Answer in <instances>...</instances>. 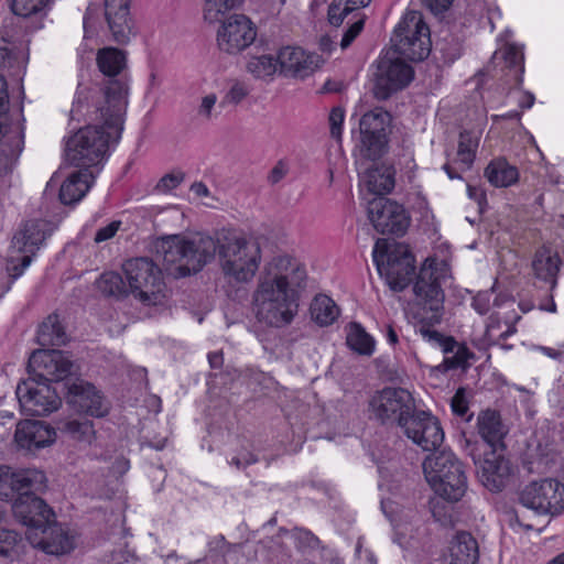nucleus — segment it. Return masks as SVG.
<instances>
[{
    "mask_svg": "<svg viewBox=\"0 0 564 564\" xmlns=\"http://www.w3.org/2000/svg\"><path fill=\"white\" fill-rule=\"evenodd\" d=\"M305 282L306 271L294 258L273 257L261 270L252 294L257 321L278 328L290 325L299 313V293Z\"/></svg>",
    "mask_w": 564,
    "mask_h": 564,
    "instance_id": "nucleus-1",
    "label": "nucleus"
},
{
    "mask_svg": "<svg viewBox=\"0 0 564 564\" xmlns=\"http://www.w3.org/2000/svg\"><path fill=\"white\" fill-rule=\"evenodd\" d=\"M218 250L221 268L229 284L247 282V240L228 231L217 238H202L198 242L177 236L163 239L158 248L164 263L174 267L175 274L185 278L197 273Z\"/></svg>",
    "mask_w": 564,
    "mask_h": 564,
    "instance_id": "nucleus-2",
    "label": "nucleus"
},
{
    "mask_svg": "<svg viewBox=\"0 0 564 564\" xmlns=\"http://www.w3.org/2000/svg\"><path fill=\"white\" fill-rule=\"evenodd\" d=\"M76 106L77 97L74 98L70 109L72 119L83 118L87 124L67 139L65 160L74 167L99 175L121 139L126 111L115 113L108 106L101 105L100 115H95L86 108L77 109Z\"/></svg>",
    "mask_w": 564,
    "mask_h": 564,
    "instance_id": "nucleus-3",
    "label": "nucleus"
},
{
    "mask_svg": "<svg viewBox=\"0 0 564 564\" xmlns=\"http://www.w3.org/2000/svg\"><path fill=\"white\" fill-rule=\"evenodd\" d=\"M96 64L104 79L90 85L78 84L75 94L77 109L86 108L90 113L100 115V108L96 107L106 105L115 113L126 111L129 91L126 52L111 46L100 48Z\"/></svg>",
    "mask_w": 564,
    "mask_h": 564,
    "instance_id": "nucleus-4",
    "label": "nucleus"
},
{
    "mask_svg": "<svg viewBox=\"0 0 564 564\" xmlns=\"http://www.w3.org/2000/svg\"><path fill=\"white\" fill-rule=\"evenodd\" d=\"M53 231V224L46 219H29L20 224L12 236L6 258V272L10 282L0 288V299L24 274Z\"/></svg>",
    "mask_w": 564,
    "mask_h": 564,
    "instance_id": "nucleus-5",
    "label": "nucleus"
},
{
    "mask_svg": "<svg viewBox=\"0 0 564 564\" xmlns=\"http://www.w3.org/2000/svg\"><path fill=\"white\" fill-rule=\"evenodd\" d=\"M426 479L433 484L435 492L443 499L456 502L467 489V478L463 464L454 453L442 451L423 462Z\"/></svg>",
    "mask_w": 564,
    "mask_h": 564,
    "instance_id": "nucleus-6",
    "label": "nucleus"
},
{
    "mask_svg": "<svg viewBox=\"0 0 564 564\" xmlns=\"http://www.w3.org/2000/svg\"><path fill=\"white\" fill-rule=\"evenodd\" d=\"M373 261L380 275L395 292L403 291L413 280L415 260L404 243L378 239L373 248Z\"/></svg>",
    "mask_w": 564,
    "mask_h": 564,
    "instance_id": "nucleus-7",
    "label": "nucleus"
},
{
    "mask_svg": "<svg viewBox=\"0 0 564 564\" xmlns=\"http://www.w3.org/2000/svg\"><path fill=\"white\" fill-rule=\"evenodd\" d=\"M122 270L130 292L143 305H159L166 299V285L160 267L150 258L127 260Z\"/></svg>",
    "mask_w": 564,
    "mask_h": 564,
    "instance_id": "nucleus-8",
    "label": "nucleus"
},
{
    "mask_svg": "<svg viewBox=\"0 0 564 564\" xmlns=\"http://www.w3.org/2000/svg\"><path fill=\"white\" fill-rule=\"evenodd\" d=\"M448 267L445 261L427 258L420 269L413 285L414 301L426 315L422 319L438 323L444 304V292L441 286L446 278Z\"/></svg>",
    "mask_w": 564,
    "mask_h": 564,
    "instance_id": "nucleus-9",
    "label": "nucleus"
},
{
    "mask_svg": "<svg viewBox=\"0 0 564 564\" xmlns=\"http://www.w3.org/2000/svg\"><path fill=\"white\" fill-rule=\"evenodd\" d=\"M391 41V51L412 62L423 61L431 52L430 29L416 11L404 15Z\"/></svg>",
    "mask_w": 564,
    "mask_h": 564,
    "instance_id": "nucleus-10",
    "label": "nucleus"
},
{
    "mask_svg": "<svg viewBox=\"0 0 564 564\" xmlns=\"http://www.w3.org/2000/svg\"><path fill=\"white\" fill-rule=\"evenodd\" d=\"M466 446L469 449L475 465L477 466V476L480 482L490 491H500L509 482L513 467L510 460L505 457L500 449H484V444L471 443L466 440Z\"/></svg>",
    "mask_w": 564,
    "mask_h": 564,
    "instance_id": "nucleus-11",
    "label": "nucleus"
},
{
    "mask_svg": "<svg viewBox=\"0 0 564 564\" xmlns=\"http://www.w3.org/2000/svg\"><path fill=\"white\" fill-rule=\"evenodd\" d=\"M391 121L390 112L381 107H376L361 116L359 151L364 158L375 161L386 153Z\"/></svg>",
    "mask_w": 564,
    "mask_h": 564,
    "instance_id": "nucleus-12",
    "label": "nucleus"
},
{
    "mask_svg": "<svg viewBox=\"0 0 564 564\" xmlns=\"http://www.w3.org/2000/svg\"><path fill=\"white\" fill-rule=\"evenodd\" d=\"M371 415L382 424L403 423L415 410L412 394L403 388H384L378 391L369 402Z\"/></svg>",
    "mask_w": 564,
    "mask_h": 564,
    "instance_id": "nucleus-13",
    "label": "nucleus"
},
{
    "mask_svg": "<svg viewBox=\"0 0 564 564\" xmlns=\"http://www.w3.org/2000/svg\"><path fill=\"white\" fill-rule=\"evenodd\" d=\"M519 500L538 514L556 516L564 510V485L552 478L532 481L521 490Z\"/></svg>",
    "mask_w": 564,
    "mask_h": 564,
    "instance_id": "nucleus-14",
    "label": "nucleus"
},
{
    "mask_svg": "<svg viewBox=\"0 0 564 564\" xmlns=\"http://www.w3.org/2000/svg\"><path fill=\"white\" fill-rule=\"evenodd\" d=\"M414 70L392 51L380 58L376 73L373 96L387 100L392 94L405 88L413 79Z\"/></svg>",
    "mask_w": 564,
    "mask_h": 564,
    "instance_id": "nucleus-15",
    "label": "nucleus"
},
{
    "mask_svg": "<svg viewBox=\"0 0 564 564\" xmlns=\"http://www.w3.org/2000/svg\"><path fill=\"white\" fill-rule=\"evenodd\" d=\"M21 412L30 416H44L59 409L62 400L56 390L35 378L21 381L15 391Z\"/></svg>",
    "mask_w": 564,
    "mask_h": 564,
    "instance_id": "nucleus-16",
    "label": "nucleus"
},
{
    "mask_svg": "<svg viewBox=\"0 0 564 564\" xmlns=\"http://www.w3.org/2000/svg\"><path fill=\"white\" fill-rule=\"evenodd\" d=\"M368 218L382 235L402 236L410 225V217L402 205L384 196L368 202Z\"/></svg>",
    "mask_w": 564,
    "mask_h": 564,
    "instance_id": "nucleus-17",
    "label": "nucleus"
},
{
    "mask_svg": "<svg viewBox=\"0 0 564 564\" xmlns=\"http://www.w3.org/2000/svg\"><path fill=\"white\" fill-rule=\"evenodd\" d=\"M73 362L62 350L39 349L28 362L29 378L51 384L66 379L72 373Z\"/></svg>",
    "mask_w": 564,
    "mask_h": 564,
    "instance_id": "nucleus-18",
    "label": "nucleus"
},
{
    "mask_svg": "<svg viewBox=\"0 0 564 564\" xmlns=\"http://www.w3.org/2000/svg\"><path fill=\"white\" fill-rule=\"evenodd\" d=\"M26 72V58L24 53L13 43L0 40V111H8L10 97L7 77L20 84V93L24 97L22 85Z\"/></svg>",
    "mask_w": 564,
    "mask_h": 564,
    "instance_id": "nucleus-19",
    "label": "nucleus"
},
{
    "mask_svg": "<svg viewBox=\"0 0 564 564\" xmlns=\"http://www.w3.org/2000/svg\"><path fill=\"white\" fill-rule=\"evenodd\" d=\"M14 517L26 527L25 535L45 531L46 524L55 520L53 509L40 497L30 492V489L21 494L13 503Z\"/></svg>",
    "mask_w": 564,
    "mask_h": 564,
    "instance_id": "nucleus-20",
    "label": "nucleus"
},
{
    "mask_svg": "<svg viewBox=\"0 0 564 564\" xmlns=\"http://www.w3.org/2000/svg\"><path fill=\"white\" fill-rule=\"evenodd\" d=\"M403 433L423 451H434L444 441L438 420L425 411H415L403 423Z\"/></svg>",
    "mask_w": 564,
    "mask_h": 564,
    "instance_id": "nucleus-21",
    "label": "nucleus"
},
{
    "mask_svg": "<svg viewBox=\"0 0 564 564\" xmlns=\"http://www.w3.org/2000/svg\"><path fill=\"white\" fill-rule=\"evenodd\" d=\"M66 434L74 441L88 445L89 449L87 455L91 459L108 460L111 458L115 451L113 445L97 435L95 425L89 420H69L64 427Z\"/></svg>",
    "mask_w": 564,
    "mask_h": 564,
    "instance_id": "nucleus-22",
    "label": "nucleus"
},
{
    "mask_svg": "<svg viewBox=\"0 0 564 564\" xmlns=\"http://www.w3.org/2000/svg\"><path fill=\"white\" fill-rule=\"evenodd\" d=\"M69 395L70 403L79 413L100 419L110 411V404L105 395L89 382L73 383L69 387Z\"/></svg>",
    "mask_w": 564,
    "mask_h": 564,
    "instance_id": "nucleus-23",
    "label": "nucleus"
},
{
    "mask_svg": "<svg viewBox=\"0 0 564 564\" xmlns=\"http://www.w3.org/2000/svg\"><path fill=\"white\" fill-rule=\"evenodd\" d=\"M45 532L42 529L28 535V542L31 546L40 549L47 554L63 555L75 547V539L58 523L53 520L46 524Z\"/></svg>",
    "mask_w": 564,
    "mask_h": 564,
    "instance_id": "nucleus-24",
    "label": "nucleus"
},
{
    "mask_svg": "<svg viewBox=\"0 0 564 564\" xmlns=\"http://www.w3.org/2000/svg\"><path fill=\"white\" fill-rule=\"evenodd\" d=\"M321 63L318 55L307 54L300 47L286 46L278 55L280 73L289 77L305 78L313 74Z\"/></svg>",
    "mask_w": 564,
    "mask_h": 564,
    "instance_id": "nucleus-25",
    "label": "nucleus"
},
{
    "mask_svg": "<svg viewBox=\"0 0 564 564\" xmlns=\"http://www.w3.org/2000/svg\"><path fill=\"white\" fill-rule=\"evenodd\" d=\"M14 441L28 451L44 448L56 441V431L44 422L24 420L17 425Z\"/></svg>",
    "mask_w": 564,
    "mask_h": 564,
    "instance_id": "nucleus-26",
    "label": "nucleus"
},
{
    "mask_svg": "<svg viewBox=\"0 0 564 564\" xmlns=\"http://www.w3.org/2000/svg\"><path fill=\"white\" fill-rule=\"evenodd\" d=\"M131 0H105V17L113 41L124 44L133 34V20L130 14Z\"/></svg>",
    "mask_w": 564,
    "mask_h": 564,
    "instance_id": "nucleus-27",
    "label": "nucleus"
},
{
    "mask_svg": "<svg viewBox=\"0 0 564 564\" xmlns=\"http://www.w3.org/2000/svg\"><path fill=\"white\" fill-rule=\"evenodd\" d=\"M45 475L35 469L13 473L8 466H0V499L11 500L31 489L35 482L42 484Z\"/></svg>",
    "mask_w": 564,
    "mask_h": 564,
    "instance_id": "nucleus-28",
    "label": "nucleus"
},
{
    "mask_svg": "<svg viewBox=\"0 0 564 564\" xmlns=\"http://www.w3.org/2000/svg\"><path fill=\"white\" fill-rule=\"evenodd\" d=\"M219 48L228 54H238L247 47V17L232 14L221 24L217 33Z\"/></svg>",
    "mask_w": 564,
    "mask_h": 564,
    "instance_id": "nucleus-29",
    "label": "nucleus"
},
{
    "mask_svg": "<svg viewBox=\"0 0 564 564\" xmlns=\"http://www.w3.org/2000/svg\"><path fill=\"white\" fill-rule=\"evenodd\" d=\"M477 427L482 438L484 449H505L503 438L508 431L501 422L500 414L496 411L487 410L481 412L477 419ZM480 444L479 442H477Z\"/></svg>",
    "mask_w": 564,
    "mask_h": 564,
    "instance_id": "nucleus-30",
    "label": "nucleus"
},
{
    "mask_svg": "<svg viewBox=\"0 0 564 564\" xmlns=\"http://www.w3.org/2000/svg\"><path fill=\"white\" fill-rule=\"evenodd\" d=\"M98 174L78 169L70 173L59 188V200L64 205L76 204L82 200L95 183Z\"/></svg>",
    "mask_w": 564,
    "mask_h": 564,
    "instance_id": "nucleus-31",
    "label": "nucleus"
},
{
    "mask_svg": "<svg viewBox=\"0 0 564 564\" xmlns=\"http://www.w3.org/2000/svg\"><path fill=\"white\" fill-rule=\"evenodd\" d=\"M478 561V544L468 532H459L453 539L445 564H476Z\"/></svg>",
    "mask_w": 564,
    "mask_h": 564,
    "instance_id": "nucleus-32",
    "label": "nucleus"
},
{
    "mask_svg": "<svg viewBox=\"0 0 564 564\" xmlns=\"http://www.w3.org/2000/svg\"><path fill=\"white\" fill-rule=\"evenodd\" d=\"M561 259L557 253L546 247L540 248L534 256L532 268L535 278L550 283L551 290L556 285V276L560 271Z\"/></svg>",
    "mask_w": 564,
    "mask_h": 564,
    "instance_id": "nucleus-33",
    "label": "nucleus"
},
{
    "mask_svg": "<svg viewBox=\"0 0 564 564\" xmlns=\"http://www.w3.org/2000/svg\"><path fill=\"white\" fill-rule=\"evenodd\" d=\"M364 183L370 193L377 197L383 196L394 187V170L388 165L368 167L364 174Z\"/></svg>",
    "mask_w": 564,
    "mask_h": 564,
    "instance_id": "nucleus-34",
    "label": "nucleus"
},
{
    "mask_svg": "<svg viewBox=\"0 0 564 564\" xmlns=\"http://www.w3.org/2000/svg\"><path fill=\"white\" fill-rule=\"evenodd\" d=\"M245 444V426L238 425L236 429L229 427L226 440L227 462L237 470H243L247 466Z\"/></svg>",
    "mask_w": 564,
    "mask_h": 564,
    "instance_id": "nucleus-35",
    "label": "nucleus"
},
{
    "mask_svg": "<svg viewBox=\"0 0 564 564\" xmlns=\"http://www.w3.org/2000/svg\"><path fill=\"white\" fill-rule=\"evenodd\" d=\"M36 339L39 345L61 346L66 343V333L59 322L58 315H48L39 326Z\"/></svg>",
    "mask_w": 564,
    "mask_h": 564,
    "instance_id": "nucleus-36",
    "label": "nucleus"
},
{
    "mask_svg": "<svg viewBox=\"0 0 564 564\" xmlns=\"http://www.w3.org/2000/svg\"><path fill=\"white\" fill-rule=\"evenodd\" d=\"M485 176L496 187H508L519 177L517 167L510 165L505 159L491 161L485 170Z\"/></svg>",
    "mask_w": 564,
    "mask_h": 564,
    "instance_id": "nucleus-37",
    "label": "nucleus"
},
{
    "mask_svg": "<svg viewBox=\"0 0 564 564\" xmlns=\"http://www.w3.org/2000/svg\"><path fill=\"white\" fill-rule=\"evenodd\" d=\"M312 319L319 326L332 325L339 316V307L327 295L319 294L314 297L310 306Z\"/></svg>",
    "mask_w": 564,
    "mask_h": 564,
    "instance_id": "nucleus-38",
    "label": "nucleus"
},
{
    "mask_svg": "<svg viewBox=\"0 0 564 564\" xmlns=\"http://www.w3.org/2000/svg\"><path fill=\"white\" fill-rule=\"evenodd\" d=\"M347 345L359 355L370 356L375 350V339L358 323L347 326Z\"/></svg>",
    "mask_w": 564,
    "mask_h": 564,
    "instance_id": "nucleus-39",
    "label": "nucleus"
},
{
    "mask_svg": "<svg viewBox=\"0 0 564 564\" xmlns=\"http://www.w3.org/2000/svg\"><path fill=\"white\" fill-rule=\"evenodd\" d=\"M26 536L23 538L14 530L0 529V555L11 561L18 560L25 553L28 544Z\"/></svg>",
    "mask_w": 564,
    "mask_h": 564,
    "instance_id": "nucleus-40",
    "label": "nucleus"
},
{
    "mask_svg": "<svg viewBox=\"0 0 564 564\" xmlns=\"http://www.w3.org/2000/svg\"><path fill=\"white\" fill-rule=\"evenodd\" d=\"M97 290L105 296L123 297L128 294L126 283L118 272L109 271L96 281Z\"/></svg>",
    "mask_w": 564,
    "mask_h": 564,
    "instance_id": "nucleus-41",
    "label": "nucleus"
},
{
    "mask_svg": "<svg viewBox=\"0 0 564 564\" xmlns=\"http://www.w3.org/2000/svg\"><path fill=\"white\" fill-rule=\"evenodd\" d=\"M53 0H12L11 11L19 17L46 15L51 10Z\"/></svg>",
    "mask_w": 564,
    "mask_h": 564,
    "instance_id": "nucleus-42",
    "label": "nucleus"
},
{
    "mask_svg": "<svg viewBox=\"0 0 564 564\" xmlns=\"http://www.w3.org/2000/svg\"><path fill=\"white\" fill-rule=\"evenodd\" d=\"M477 147V138H474L468 131L460 132L457 149V162L463 165V170L471 167L476 156Z\"/></svg>",
    "mask_w": 564,
    "mask_h": 564,
    "instance_id": "nucleus-43",
    "label": "nucleus"
},
{
    "mask_svg": "<svg viewBox=\"0 0 564 564\" xmlns=\"http://www.w3.org/2000/svg\"><path fill=\"white\" fill-rule=\"evenodd\" d=\"M245 0H205L204 17L209 22L219 21L220 18L242 6Z\"/></svg>",
    "mask_w": 564,
    "mask_h": 564,
    "instance_id": "nucleus-44",
    "label": "nucleus"
},
{
    "mask_svg": "<svg viewBox=\"0 0 564 564\" xmlns=\"http://www.w3.org/2000/svg\"><path fill=\"white\" fill-rule=\"evenodd\" d=\"M278 58L271 55L254 56L249 59V72L257 78H271L278 70Z\"/></svg>",
    "mask_w": 564,
    "mask_h": 564,
    "instance_id": "nucleus-45",
    "label": "nucleus"
},
{
    "mask_svg": "<svg viewBox=\"0 0 564 564\" xmlns=\"http://www.w3.org/2000/svg\"><path fill=\"white\" fill-rule=\"evenodd\" d=\"M506 328L502 329V321L498 314H491L486 327V338L488 341L496 343L499 339H505L517 332L513 323L503 322Z\"/></svg>",
    "mask_w": 564,
    "mask_h": 564,
    "instance_id": "nucleus-46",
    "label": "nucleus"
},
{
    "mask_svg": "<svg viewBox=\"0 0 564 564\" xmlns=\"http://www.w3.org/2000/svg\"><path fill=\"white\" fill-rule=\"evenodd\" d=\"M449 354H453L452 356H446L443 360V362L437 367V369L442 371H448L452 369H458V368H466L467 361L471 354L468 351L467 347H465L462 344L457 343V346L453 351H449Z\"/></svg>",
    "mask_w": 564,
    "mask_h": 564,
    "instance_id": "nucleus-47",
    "label": "nucleus"
},
{
    "mask_svg": "<svg viewBox=\"0 0 564 564\" xmlns=\"http://www.w3.org/2000/svg\"><path fill=\"white\" fill-rule=\"evenodd\" d=\"M270 245L269 238L263 234L252 236V241L249 246L252 248V254H249V273L254 275L261 263V252Z\"/></svg>",
    "mask_w": 564,
    "mask_h": 564,
    "instance_id": "nucleus-48",
    "label": "nucleus"
},
{
    "mask_svg": "<svg viewBox=\"0 0 564 564\" xmlns=\"http://www.w3.org/2000/svg\"><path fill=\"white\" fill-rule=\"evenodd\" d=\"M420 334L426 341L441 347L443 352L446 355L449 354V351H453L457 346V341L453 337L444 336L437 330L430 329L424 326L420 328Z\"/></svg>",
    "mask_w": 564,
    "mask_h": 564,
    "instance_id": "nucleus-49",
    "label": "nucleus"
},
{
    "mask_svg": "<svg viewBox=\"0 0 564 564\" xmlns=\"http://www.w3.org/2000/svg\"><path fill=\"white\" fill-rule=\"evenodd\" d=\"M209 547V557H217L221 556L225 562H227V558L234 554L237 553L238 550L242 549L241 544H228L224 538V535L215 536L213 540L208 542Z\"/></svg>",
    "mask_w": 564,
    "mask_h": 564,
    "instance_id": "nucleus-50",
    "label": "nucleus"
},
{
    "mask_svg": "<svg viewBox=\"0 0 564 564\" xmlns=\"http://www.w3.org/2000/svg\"><path fill=\"white\" fill-rule=\"evenodd\" d=\"M185 178L184 172L181 170L172 171L163 175L156 183L155 189L159 193L167 194L177 188Z\"/></svg>",
    "mask_w": 564,
    "mask_h": 564,
    "instance_id": "nucleus-51",
    "label": "nucleus"
},
{
    "mask_svg": "<svg viewBox=\"0 0 564 564\" xmlns=\"http://www.w3.org/2000/svg\"><path fill=\"white\" fill-rule=\"evenodd\" d=\"M292 538L294 539L296 546L303 551L316 550L321 545L319 539L305 529H294L292 531Z\"/></svg>",
    "mask_w": 564,
    "mask_h": 564,
    "instance_id": "nucleus-52",
    "label": "nucleus"
},
{
    "mask_svg": "<svg viewBox=\"0 0 564 564\" xmlns=\"http://www.w3.org/2000/svg\"><path fill=\"white\" fill-rule=\"evenodd\" d=\"M502 57L510 67L520 65L518 70L517 80L520 84L522 82L523 73V53L520 47L513 44H508L502 50Z\"/></svg>",
    "mask_w": 564,
    "mask_h": 564,
    "instance_id": "nucleus-53",
    "label": "nucleus"
},
{
    "mask_svg": "<svg viewBox=\"0 0 564 564\" xmlns=\"http://www.w3.org/2000/svg\"><path fill=\"white\" fill-rule=\"evenodd\" d=\"M354 10L346 0H334L328 8V21L334 26H339L344 19Z\"/></svg>",
    "mask_w": 564,
    "mask_h": 564,
    "instance_id": "nucleus-54",
    "label": "nucleus"
},
{
    "mask_svg": "<svg viewBox=\"0 0 564 564\" xmlns=\"http://www.w3.org/2000/svg\"><path fill=\"white\" fill-rule=\"evenodd\" d=\"M247 96V84L235 82L223 98L221 105H238Z\"/></svg>",
    "mask_w": 564,
    "mask_h": 564,
    "instance_id": "nucleus-55",
    "label": "nucleus"
},
{
    "mask_svg": "<svg viewBox=\"0 0 564 564\" xmlns=\"http://www.w3.org/2000/svg\"><path fill=\"white\" fill-rule=\"evenodd\" d=\"M345 118V111L341 107H335L329 113V127L330 134L333 138L340 140L341 138V126Z\"/></svg>",
    "mask_w": 564,
    "mask_h": 564,
    "instance_id": "nucleus-56",
    "label": "nucleus"
},
{
    "mask_svg": "<svg viewBox=\"0 0 564 564\" xmlns=\"http://www.w3.org/2000/svg\"><path fill=\"white\" fill-rule=\"evenodd\" d=\"M453 412L459 416H464L468 411V402L465 395V389L459 388L452 398Z\"/></svg>",
    "mask_w": 564,
    "mask_h": 564,
    "instance_id": "nucleus-57",
    "label": "nucleus"
},
{
    "mask_svg": "<svg viewBox=\"0 0 564 564\" xmlns=\"http://www.w3.org/2000/svg\"><path fill=\"white\" fill-rule=\"evenodd\" d=\"M362 28H364L362 19L357 20L348 28V30L344 33L341 41H340V46L343 50L347 48L351 44V42L359 35Z\"/></svg>",
    "mask_w": 564,
    "mask_h": 564,
    "instance_id": "nucleus-58",
    "label": "nucleus"
},
{
    "mask_svg": "<svg viewBox=\"0 0 564 564\" xmlns=\"http://www.w3.org/2000/svg\"><path fill=\"white\" fill-rule=\"evenodd\" d=\"M120 225V221L113 220L109 223L107 226L99 228L95 235V241L104 242L106 240L111 239L119 230Z\"/></svg>",
    "mask_w": 564,
    "mask_h": 564,
    "instance_id": "nucleus-59",
    "label": "nucleus"
},
{
    "mask_svg": "<svg viewBox=\"0 0 564 564\" xmlns=\"http://www.w3.org/2000/svg\"><path fill=\"white\" fill-rule=\"evenodd\" d=\"M217 102L216 94H208L202 98L200 105L198 107V115L204 119H210L213 109L215 108Z\"/></svg>",
    "mask_w": 564,
    "mask_h": 564,
    "instance_id": "nucleus-60",
    "label": "nucleus"
},
{
    "mask_svg": "<svg viewBox=\"0 0 564 564\" xmlns=\"http://www.w3.org/2000/svg\"><path fill=\"white\" fill-rule=\"evenodd\" d=\"M491 293L479 292L473 300V306L479 314H486L490 307Z\"/></svg>",
    "mask_w": 564,
    "mask_h": 564,
    "instance_id": "nucleus-61",
    "label": "nucleus"
},
{
    "mask_svg": "<svg viewBox=\"0 0 564 564\" xmlns=\"http://www.w3.org/2000/svg\"><path fill=\"white\" fill-rule=\"evenodd\" d=\"M422 3L434 14H440L446 11L453 0H421Z\"/></svg>",
    "mask_w": 564,
    "mask_h": 564,
    "instance_id": "nucleus-62",
    "label": "nucleus"
},
{
    "mask_svg": "<svg viewBox=\"0 0 564 564\" xmlns=\"http://www.w3.org/2000/svg\"><path fill=\"white\" fill-rule=\"evenodd\" d=\"M286 170V165L283 162H278L269 174V182L271 184L280 182L285 176Z\"/></svg>",
    "mask_w": 564,
    "mask_h": 564,
    "instance_id": "nucleus-63",
    "label": "nucleus"
},
{
    "mask_svg": "<svg viewBox=\"0 0 564 564\" xmlns=\"http://www.w3.org/2000/svg\"><path fill=\"white\" fill-rule=\"evenodd\" d=\"M130 469V460L123 456L116 458L111 466V471L118 475H124Z\"/></svg>",
    "mask_w": 564,
    "mask_h": 564,
    "instance_id": "nucleus-64",
    "label": "nucleus"
}]
</instances>
